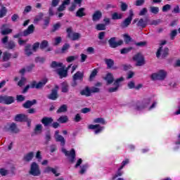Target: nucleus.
Returning <instances> with one entry per match:
<instances>
[{"instance_id": "1", "label": "nucleus", "mask_w": 180, "mask_h": 180, "mask_svg": "<svg viewBox=\"0 0 180 180\" xmlns=\"http://www.w3.org/2000/svg\"><path fill=\"white\" fill-rule=\"evenodd\" d=\"M49 79L47 78H44L41 81H39L38 83L36 81H32L30 83V85H27L22 90V94H26L27 91L29 90V88H31L32 89H43V88L46 86V84H47V82Z\"/></svg>"}, {"instance_id": "2", "label": "nucleus", "mask_w": 180, "mask_h": 180, "mask_svg": "<svg viewBox=\"0 0 180 180\" xmlns=\"http://www.w3.org/2000/svg\"><path fill=\"white\" fill-rule=\"evenodd\" d=\"M34 32V25H30L27 29L25 30L22 32H19L13 36L14 39H20V37H26L29 34Z\"/></svg>"}, {"instance_id": "3", "label": "nucleus", "mask_w": 180, "mask_h": 180, "mask_svg": "<svg viewBox=\"0 0 180 180\" xmlns=\"http://www.w3.org/2000/svg\"><path fill=\"white\" fill-rule=\"evenodd\" d=\"M132 59L134 61H136V67H142V65H144V64H146V58L141 53H137L136 54H135L133 56Z\"/></svg>"}, {"instance_id": "4", "label": "nucleus", "mask_w": 180, "mask_h": 180, "mask_svg": "<svg viewBox=\"0 0 180 180\" xmlns=\"http://www.w3.org/2000/svg\"><path fill=\"white\" fill-rule=\"evenodd\" d=\"M66 33H68L67 37H68V39H71L73 41L81 39V34L78 32H72V27L67 28Z\"/></svg>"}, {"instance_id": "5", "label": "nucleus", "mask_w": 180, "mask_h": 180, "mask_svg": "<svg viewBox=\"0 0 180 180\" xmlns=\"http://www.w3.org/2000/svg\"><path fill=\"white\" fill-rule=\"evenodd\" d=\"M30 174L33 176H39V175H41V172L40 171V167L36 162H33L31 164Z\"/></svg>"}, {"instance_id": "6", "label": "nucleus", "mask_w": 180, "mask_h": 180, "mask_svg": "<svg viewBox=\"0 0 180 180\" xmlns=\"http://www.w3.org/2000/svg\"><path fill=\"white\" fill-rule=\"evenodd\" d=\"M150 103H151V98H145L142 101V104L140 103V101L136 103L135 109L136 110H143V109H146V108H147Z\"/></svg>"}, {"instance_id": "7", "label": "nucleus", "mask_w": 180, "mask_h": 180, "mask_svg": "<svg viewBox=\"0 0 180 180\" xmlns=\"http://www.w3.org/2000/svg\"><path fill=\"white\" fill-rule=\"evenodd\" d=\"M134 16V13L133 11L130 10L129 15L120 24V27H122V29H126V27H129L131 23V20H133Z\"/></svg>"}, {"instance_id": "8", "label": "nucleus", "mask_w": 180, "mask_h": 180, "mask_svg": "<svg viewBox=\"0 0 180 180\" xmlns=\"http://www.w3.org/2000/svg\"><path fill=\"white\" fill-rule=\"evenodd\" d=\"M167 77V72L164 70H160L158 73H153L151 75V79L153 81H157V79L163 80Z\"/></svg>"}, {"instance_id": "9", "label": "nucleus", "mask_w": 180, "mask_h": 180, "mask_svg": "<svg viewBox=\"0 0 180 180\" xmlns=\"http://www.w3.org/2000/svg\"><path fill=\"white\" fill-rule=\"evenodd\" d=\"M124 80V78H123V77L117 79L113 83L115 87H110L108 89V92L110 94H112V92H117V91H119V88L120 87V82H123Z\"/></svg>"}, {"instance_id": "10", "label": "nucleus", "mask_w": 180, "mask_h": 180, "mask_svg": "<svg viewBox=\"0 0 180 180\" xmlns=\"http://www.w3.org/2000/svg\"><path fill=\"white\" fill-rule=\"evenodd\" d=\"M62 151L63 153H65V155L66 157H70L69 159L70 164H74L75 162L76 154H75V150L74 148L71 149L70 151L66 150L65 149L63 148Z\"/></svg>"}, {"instance_id": "11", "label": "nucleus", "mask_w": 180, "mask_h": 180, "mask_svg": "<svg viewBox=\"0 0 180 180\" xmlns=\"http://www.w3.org/2000/svg\"><path fill=\"white\" fill-rule=\"evenodd\" d=\"M162 53V58H167L168 57V54L169 53V49L168 47H165L164 50H162V46H160L156 52V57L160 58L161 57Z\"/></svg>"}, {"instance_id": "12", "label": "nucleus", "mask_w": 180, "mask_h": 180, "mask_svg": "<svg viewBox=\"0 0 180 180\" xmlns=\"http://www.w3.org/2000/svg\"><path fill=\"white\" fill-rule=\"evenodd\" d=\"M58 85H55L54 89H52L51 92L50 94L47 96L48 99L51 101H57L58 99Z\"/></svg>"}, {"instance_id": "13", "label": "nucleus", "mask_w": 180, "mask_h": 180, "mask_svg": "<svg viewBox=\"0 0 180 180\" xmlns=\"http://www.w3.org/2000/svg\"><path fill=\"white\" fill-rule=\"evenodd\" d=\"M148 19L144 20L143 18H141L139 20V18H135L132 23L134 25V23H136L137 27H140L141 29H144L147 27V23H148Z\"/></svg>"}, {"instance_id": "14", "label": "nucleus", "mask_w": 180, "mask_h": 180, "mask_svg": "<svg viewBox=\"0 0 180 180\" xmlns=\"http://www.w3.org/2000/svg\"><path fill=\"white\" fill-rule=\"evenodd\" d=\"M108 44L111 49H116V47H119V46L123 44V40L120 39L118 41H116V37H111L108 40Z\"/></svg>"}, {"instance_id": "15", "label": "nucleus", "mask_w": 180, "mask_h": 180, "mask_svg": "<svg viewBox=\"0 0 180 180\" xmlns=\"http://www.w3.org/2000/svg\"><path fill=\"white\" fill-rule=\"evenodd\" d=\"M73 82H75V84L72 85V86H75L77 85V81H80L82 82L84 81V72L81 71H77L72 77Z\"/></svg>"}, {"instance_id": "16", "label": "nucleus", "mask_w": 180, "mask_h": 180, "mask_svg": "<svg viewBox=\"0 0 180 180\" xmlns=\"http://www.w3.org/2000/svg\"><path fill=\"white\" fill-rule=\"evenodd\" d=\"M55 139L57 143H60V146L64 147L65 146V139L63 136L60 135V131H55Z\"/></svg>"}, {"instance_id": "17", "label": "nucleus", "mask_w": 180, "mask_h": 180, "mask_svg": "<svg viewBox=\"0 0 180 180\" xmlns=\"http://www.w3.org/2000/svg\"><path fill=\"white\" fill-rule=\"evenodd\" d=\"M88 129L89 130H94L95 134H99V133H101L103 130V127H101L100 124H89Z\"/></svg>"}, {"instance_id": "18", "label": "nucleus", "mask_w": 180, "mask_h": 180, "mask_svg": "<svg viewBox=\"0 0 180 180\" xmlns=\"http://www.w3.org/2000/svg\"><path fill=\"white\" fill-rule=\"evenodd\" d=\"M58 169V167L53 168V167H47L44 170V172L45 174H50V172H51L52 174H54L55 176H60V175H61V174L57 173V169Z\"/></svg>"}, {"instance_id": "19", "label": "nucleus", "mask_w": 180, "mask_h": 180, "mask_svg": "<svg viewBox=\"0 0 180 180\" xmlns=\"http://www.w3.org/2000/svg\"><path fill=\"white\" fill-rule=\"evenodd\" d=\"M56 72L60 79H62V78H67L68 76V71L65 70L64 68H58Z\"/></svg>"}, {"instance_id": "20", "label": "nucleus", "mask_w": 180, "mask_h": 180, "mask_svg": "<svg viewBox=\"0 0 180 180\" xmlns=\"http://www.w3.org/2000/svg\"><path fill=\"white\" fill-rule=\"evenodd\" d=\"M53 122H54V120H53V117H44L41 120V122L42 123V124H44L45 127H47V126H50V124H52Z\"/></svg>"}, {"instance_id": "21", "label": "nucleus", "mask_w": 180, "mask_h": 180, "mask_svg": "<svg viewBox=\"0 0 180 180\" xmlns=\"http://www.w3.org/2000/svg\"><path fill=\"white\" fill-rule=\"evenodd\" d=\"M14 120H15V122H19L20 123L26 122V120H27V115H26L25 114L16 115L14 118Z\"/></svg>"}, {"instance_id": "22", "label": "nucleus", "mask_w": 180, "mask_h": 180, "mask_svg": "<svg viewBox=\"0 0 180 180\" xmlns=\"http://www.w3.org/2000/svg\"><path fill=\"white\" fill-rule=\"evenodd\" d=\"M102 19V11L98 10L96 11L92 15V20L93 22H98Z\"/></svg>"}, {"instance_id": "23", "label": "nucleus", "mask_w": 180, "mask_h": 180, "mask_svg": "<svg viewBox=\"0 0 180 180\" xmlns=\"http://www.w3.org/2000/svg\"><path fill=\"white\" fill-rule=\"evenodd\" d=\"M8 130L11 131V133H14V134H18L20 131V129L18 127V125H16V123L13 122L10 124Z\"/></svg>"}, {"instance_id": "24", "label": "nucleus", "mask_w": 180, "mask_h": 180, "mask_svg": "<svg viewBox=\"0 0 180 180\" xmlns=\"http://www.w3.org/2000/svg\"><path fill=\"white\" fill-rule=\"evenodd\" d=\"M36 103H37V100L36 99H33L32 101L27 100L22 104V107L25 108V109H30V107L33 106V105H36Z\"/></svg>"}, {"instance_id": "25", "label": "nucleus", "mask_w": 180, "mask_h": 180, "mask_svg": "<svg viewBox=\"0 0 180 180\" xmlns=\"http://www.w3.org/2000/svg\"><path fill=\"white\" fill-rule=\"evenodd\" d=\"M34 157V152H30L24 155L22 160L25 162H30V161L33 160Z\"/></svg>"}, {"instance_id": "26", "label": "nucleus", "mask_w": 180, "mask_h": 180, "mask_svg": "<svg viewBox=\"0 0 180 180\" xmlns=\"http://www.w3.org/2000/svg\"><path fill=\"white\" fill-rule=\"evenodd\" d=\"M6 27H8V24H4L1 26V34H3V36H6V34H11V33H12V29Z\"/></svg>"}, {"instance_id": "27", "label": "nucleus", "mask_w": 180, "mask_h": 180, "mask_svg": "<svg viewBox=\"0 0 180 180\" xmlns=\"http://www.w3.org/2000/svg\"><path fill=\"white\" fill-rule=\"evenodd\" d=\"M75 16L77 18H84V16H86V13H85V8H79L76 12Z\"/></svg>"}, {"instance_id": "28", "label": "nucleus", "mask_w": 180, "mask_h": 180, "mask_svg": "<svg viewBox=\"0 0 180 180\" xmlns=\"http://www.w3.org/2000/svg\"><path fill=\"white\" fill-rule=\"evenodd\" d=\"M24 51L25 53V56H27V57H30V56H32L33 54V51H32V44H27L25 46Z\"/></svg>"}, {"instance_id": "29", "label": "nucleus", "mask_w": 180, "mask_h": 180, "mask_svg": "<svg viewBox=\"0 0 180 180\" xmlns=\"http://www.w3.org/2000/svg\"><path fill=\"white\" fill-rule=\"evenodd\" d=\"M104 79L107 81V85H110V84H113L115 81V77H113V75H112V73H108Z\"/></svg>"}, {"instance_id": "30", "label": "nucleus", "mask_w": 180, "mask_h": 180, "mask_svg": "<svg viewBox=\"0 0 180 180\" xmlns=\"http://www.w3.org/2000/svg\"><path fill=\"white\" fill-rule=\"evenodd\" d=\"M13 102H15V98L13 96H4L5 105H11Z\"/></svg>"}, {"instance_id": "31", "label": "nucleus", "mask_w": 180, "mask_h": 180, "mask_svg": "<svg viewBox=\"0 0 180 180\" xmlns=\"http://www.w3.org/2000/svg\"><path fill=\"white\" fill-rule=\"evenodd\" d=\"M82 96H89L91 95V89L89 86H86L85 89L80 91Z\"/></svg>"}, {"instance_id": "32", "label": "nucleus", "mask_w": 180, "mask_h": 180, "mask_svg": "<svg viewBox=\"0 0 180 180\" xmlns=\"http://www.w3.org/2000/svg\"><path fill=\"white\" fill-rule=\"evenodd\" d=\"M122 18H123L122 13H119L117 12H115L114 13L112 14V20H119L120 19H122Z\"/></svg>"}, {"instance_id": "33", "label": "nucleus", "mask_w": 180, "mask_h": 180, "mask_svg": "<svg viewBox=\"0 0 180 180\" xmlns=\"http://www.w3.org/2000/svg\"><path fill=\"white\" fill-rule=\"evenodd\" d=\"M16 47V44L13 41H9L6 46V49L8 50H13Z\"/></svg>"}, {"instance_id": "34", "label": "nucleus", "mask_w": 180, "mask_h": 180, "mask_svg": "<svg viewBox=\"0 0 180 180\" xmlns=\"http://www.w3.org/2000/svg\"><path fill=\"white\" fill-rule=\"evenodd\" d=\"M89 167V165H88V163L83 165L82 167H80L81 169H80L79 173L81 175H84V174H85V172H86V169H88Z\"/></svg>"}, {"instance_id": "35", "label": "nucleus", "mask_w": 180, "mask_h": 180, "mask_svg": "<svg viewBox=\"0 0 180 180\" xmlns=\"http://www.w3.org/2000/svg\"><path fill=\"white\" fill-rule=\"evenodd\" d=\"M51 68H63V63H57V61H52Z\"/></svg>"}, {"instance_id": "36", "label": "nucleus", "mask_w": 180, "mask_h": 180, "mask_svg": "<svg viewBox=\"0 0 180 180\" xmlns=\"http://www.w3.org/2000/svg\"><path fill=\"white\" fill-rule=\"evenodd\" d=\"M70 91L68 84L63 82L62 83L61 92L63 94H67Z\"/></svg>"}, {"instance_id": "37", "label": "nucleus", "mask_w": 180, "mask_h": 180, "mask_svg": "<svg viewBox=\"0 0 180 180\" xmlns=\"http://www.w3.org/2000/svg\"><path fill=\"white\" fill-rule=\"evenodd\" d=\"M105 63L107 65L108 68H112L113 65H115V60L112 59H105Z\"/></svg>"}, {"instance_id": "38", "label": "nucleus", "mask_w": 180, "mask_h": 180, "mask_svg": "<svg viewBox=\"0 0 180 180\" xmlns=\"http://www.w3.org/2000/svg\"><path fill=\"white\" fill-rule=\"evenodd\" d=\"M96 75H98V69L95 68L92 70L89 78V81H94V79L95 78V77H96Z\"/></svg>"}, {"instance_id": "39", "label": "nucleus", "mask_w": 180, "mask_h": 180, "mask_svg": "<svg viewBox=\"0 0 180 180\" xmlns=\"http://www.w3.org/2000/svg\"><path fill=\"white\" fill-rule=\"evenodd\" d=\"M58 122L59 123H62V124L67 123V122H68V116H67V115L60 116L58 119Z\"/></svg>"}, {"instance_id": "40", "label": "nucleus", "mask_w": 180, "mask_h": 180, "mask_svg": "<svg viewBox=\"0 0 180 180\" xmlns=\"http://www.w3.org/2000/svg\"><path fill=\"white\" fill-rule=\"evenodd\" d=\"M68 110V107L67 105L63 104L56 111V113H63V112H65Z\"/></svg>"}, {"instance_id": "41", "label": "nucleus", "mask_w": 180, "mask_h": 180, "mask_svg": "<svg viewBox=\"0 0 180 180\" xmlns=\"http://www.w3.org/2000/svg\"><path fill=\"white\" fill-rule=\"evenodd\" d=\"M49 46V41L47 40H44L39 44V49L41 50H44V49Z\"/></svg>"}, {"instance_id": "42", "label": "nucleus", "mask_w": 180, "mask_h": 180, "mask_svg": "<svg viewBox=\"0 0 180 180\" xmlns=\"http://www.w3.org/2000/svg\"><path fill=\"white\" fill-rule=\"evenodd\" d=\"M133 50V46H129L128 48H123L120 50V53L122 54H127V53H130Z\"/></svg>"}, {"instance_id": "43", "label": "nucleus", "mask_w": 180, "mask_h": 180, "mask_svg": "<svg viewBox=\"0 0 180 180\" xmlns=\"http://www.w3.org/2000/svg\"><path fill=\"white\" fill-rule=\"evenodd\" d=\"M94 123H100L101 124H106V121L104 118L98 117L94 120Z\"/></svg>"}, {"instance_id": "44", "label": "nucleus", "mask_w": 180, "mask_h": 180, "mask_svg": "<svg viewBox=\"0 0 180 180\" xmlns=\"http://www.w3.org/2000/svg\"><path fill=\"white\" fill-rule=\"evenodd\" d=\"M50 17H46L44 20V25L42 28L43 29H47L49 25H50Z\"/></svg>"}, {"instance_id": "45", "label": "nucleus", "mask_w": 180, "mask_h": 180, "mask_svg": "<svg viewBox=\"0 0 180 180\" xmlns=\"http://www.w3.org/2000/svg\"><path fill=\"white\" fill-rule=\"evenodd\" d=\"M8 13V10L6 7H2L0 10V18H4L6 16V13Z\"/></svg>"}, {"instance_id": "46", "label": "nucleus", "mask_w": 180, "mask_h": 180, "mask_svg": "<svg viewBox=\"0 0 180 180\" xmlns=\"http://www.w3.org/2000/svg\"><path fill=\"white\" fill-rule=\"evenodd\" d=\"M45 141L46 144H49V141H51V134H50V131H48L45 134Z\"/></svg>"}, {"instance_id": "47", "label": "nucleus", "mask_w": 180, "mask_h": 180, "mask_svg": "<svg viewBox=\"0 0 180 180\" xmlns=\"http://www.w3.org/2000/svg\"><path fill=\"white\" fill-rule=\"evenodd\" d=\"M11 56L12 54L8 52H4L3 61H8Z\"/></svg>"}, {"instance_id": "48", "label": "nucleus", "mask_w": 180, "mask_h": 180, "mask_svg": "<svg viewBox=\"0 0 180 180\" xmlns=\"http://www.w3.org/2000/svg\"><path fill=\"white\" fill-rule=\"evenodd\" d=\"M60 27H61V24L60 22H57L55 25H53V28L51 30L52 33L57 32V30H58Z\"/></svg>"}, {"instance_id": "49", "label": "nucleus", "mask_w": 180, "mask_h": 180, "mask_svg": "<svg viewBox=\"0 0 180 180\" xmlns=\"http://www.w3.org/2000/svg\"><path fill=\"white\" fill-rule=\"evenodd\" d=\"M151 13H153L154 15H157L158 12H160V8L155 7V6H151L150 8Z\"/></svg>"}, {"instance_id": "50", "label": "nucleus", "mask_w": 180, "mask_h": 180, "mask_svg": "<svg viewBox=\"0 0 180 180\" xmlns=\"http://www.w3.org/2000/svg\"><path fill=\"white\" fill-rule=\"evenodd\" d=\"M124 40L127 44H129V43L131 41L132 39L131 37H130V35L125 34H124Z\"/></svg>"}, {"instance_id": "51", "label": "nucleus", "mask_w": 180, "mask_h": 180, "mask_svg": "<svg viewBox=\"0 0 180 180\" xmlns=\"http://www.w3.org/2000/svg\"><path fill=\"white\" fill-rule=\"evenodd\" d=\"M176 34H178V30H172V32H170L171 40H174V39H175V37H176Z\"/></svg>"}, {"instance_id": "52", "label": "nucleus", "mask_w": 180, "mask_h": 180, "mask_svg": "<svg viewBox=\"0 0 180 180\" xmlns=\"http://www.w3.org/2000/svg\"><path fill=\"white\" fill-rule=\"evenodd\" d=\"M96 29L97 30H106V25L105 24H98Z\"/></svg>"}, {"instance_id": "53", "label": "nucleus", "mask_w": 180, "mask_h": 180, "mask_svg": "<svg viewBox=\"0 0 180 180\" xmlns=\"http://www.w3.org/2000/svg\"><path fill=\"white\" fill-rule=\"evenodd\" d=\"M90 91L91 94H98V92H101V89L96 86H92Z\"/></svg>"}, {"instance_id": "54", "label": "nucleus", "mask_w": 180, "mask_h": 180, "mask_svg": "<svg viewBox=\"0 0 180 180\" xmlns=\"http://www.w3.org/2000/svg\"><path fill=\"white\" fill-rule=\"evenodd\" d=\"M122 175H123V172H122V170L118 169L117 173L112 176V179L115 180L118 176H122Z\"/></svg>"}, {"instance_id": "55", "label": "nucleus", "mask_w": 180, "mask_h": 180, "mask_svg": "<svg viewBox=\"0 0 180 180\" xmlns=\"http://www.w3.org/2000/svg\"><path fill=\"white\" fill-rule=\"evenodd\" d=\"M25 82H26V77L22 76L20 80L18 83V86H23Z\"/></svg>"}, {"instance_id": "56", "label": "nucleus", "mask_w": 180, "mask_h": 180, "mask_svg": "<svg viewBox=\"0 0 180 180\" xmlns=\"http://www.w3.org/2000/svg\"><path fill=\"white\" fill-rule=\"evenodd\" d=\"M127 8H129V6L124 2H121V11L122 12H126L127 11Z\"/></svg>"}, {"instance_id": "57", "label": "nucleus", "mask_w": 180, "mask_h": 180, "mask_svg": "<svg viewBox=\"0 0 180 180\" xmlns=\"http://www.w3.org/2000/svg\"><path fill=\"white\" fill-rule=\"evenodd\" d=\"M170 10H171V5L170 4H165L162 8V12H168V11H170Z\"/></svg>"}, {"instance_id": "58", "label": "nucleus", "mask_w": 180, "mask_h": 180, "mask_svg": "<svg viewBox=\"0 0 180 180\" xmlns=\"http://www.w3.org/2000/svg\"><path fill=\"white\" fill-rule=\"evenodd\" d=\"M45 61L46 58L43 57L38 56L35 58V63H41V64H43V63H44Z\"/></svg>"}, {"instance_id": "59", "label": "nucleus", "mask_w": 180, "mask_h": 180, "mask_svg": "<svg viewBox=\"0 0 180 180\" xmlns=\"http://www.w3.org/2000/svg\"><path fill=\"white\" fill-rule=\"evenodd\" d=\"M80 120H82V117H81V115L79 113L76 114L74 118V122L78 123Z\"/></svg>"}, {"instance_id": "60", "label": "nucleus", "mask_w": 180, "mask_h": 180, "mask_svg": "<svg viewBox=\"0 0 180 180\" xmlns=\"http://www.w3.org/2000/svg\"><path fill=\"white\" fill-rule=\"evenodd\" d=\"M40 47V43L39 42H35L32 45V51L36 52L37 51V49Z\"/></svg>"}, {"instance_id": "61", "label": "nucleus", "mask_w": 180, "mask_h": 180, "mask_svg": "<svg viewBox=\"0 0 180 180\" xmlns=\"http://www.w3.org/2000/svg\"><path fill=\"white\" fill-rule=\"evenodd\" d=\"M172 13H174V14L180 13V8H179V5H176V6H174L173 10L172 11Z\"/></svg>"}, {"instance_id": "62", "label": "nucleus", "mask_w": 180, "mask_h": 180, "mask_svg": "<svg viewBox=\"0 0 180 180\" xmlns=\"http://www.w3.org/2000/svg\"><path fill=\"white\" fill-rule=\"evenodd\" d=\"M25 97L23 95H17L16 96V101L17 102H23L25 101Z\"/></svg>"}, {"instance_id": "63", "label": "nucleus", "mask_w": 180, "mask_h": 180, "mask_svg": "<svg viewBox=\"0 0 180 180\" xmlns=\"http://www.w3.org/2000/svg\"><path fill=\"white\" fill-rule=\"evenodd\" d=\"M75 58H77L74 56H70L66 58L67 63H72V61H75Z\"/></svg>"}, {"instance_id": "64", "label": "nucleus", "mask_w": 180, "mask_h": 180, "mask_svg": "<svg viewBox=\"0 0 180 180\" xmlns=\"http://www.w3.org/2000/svg\"><path fill=\"white\" fill-rule=\"evenodd\" d=\"M70 48V44H65L62 47V53H65Z\"/></svg>"}]
</instances>
